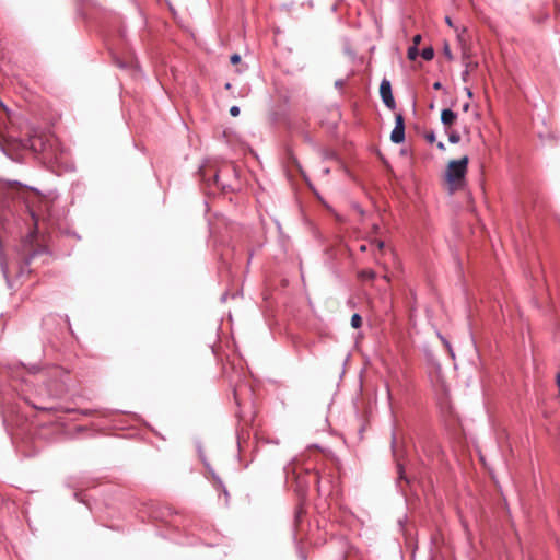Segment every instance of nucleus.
Listing matches in <instances>:
<instances>
[{
  "instance_id": "nucleus-19",
  "label": "nucleus",
  "mask_w": 560,
  "mask_h": 560,
  "mask_svg": "<svg viewBox=\"0 0 560 560\" xmlns=\"http://www.w3.org/2000/svg\"><path fill=\"white\" fill-rule=\"evenodd\" d=\"M425 140L430 143H433L435 141V135L434 132H429L425 135Z\"/></svg>"
},
{
  "instance_id": "nucleus-33",
  "label": "nucleus",
  "mask_w": 560,
  "mask_h": 560,
  "mask_svg": "<svg viewBox=\"0 0 560 560\" xmlns=\"http://www.w3.org/2000/svg\"><path fill=\"white\" fill-rule=\"evenodd\" d=\"M241 443H242V442H241V436L238 435V436H237V444H238V447H241Z\"/></svg>"
},
{
  "instance_id": "nucleus-29",
  "label": "nucleus",
  "mask_w": 560,
  "mask_h": 560,
  "mask_svg": "<svg viewBox=\"0 0 560 560\" xmlns=\"http://www.w3.org/2000/svg\"><path fill=\"white\" fill-rule=\"evenodd\" d=\"M237 296H242V290H238V291H236V292L233 294V298H237Z\"/></svg>"
},
{
  "instance_id": "nucleus-1",
  "label": "nucleus",
  "mask_w": 560,
  "mask_h": 560,
  "mask_svg": "<svg viewBox=\"0 0 560 560\" xmlns=\"http://www.w3.org/2000/svg\"><path fill=\"white\" fill-rule=\"evenodd\" d=\"M468 163L469 158L467 155L463 156L459 160H451L447 163L444 178L451 192L464 188L466 184Z\"/></svg>"
},
{
  "instance_id": "nucleus-14",
  "label": "nucleus",
  "mask_w": 560,
  "mask_h": 560,
  "mask_svg": "<svg viewBox=\"0 0 560 560\" xmlns=\"http://www.w3.org/2000/svg\"><path fill=\"white\" fill-rule=\"evenodd\" d=\"M398 468V474H399V478L400 479H405L407 482L409 481V479L407 478V476L405 475V468L402 467L401 464H398L397 466Z\"/></svg>"
},
{
  "instance_id": "nucleus-31",
  "label": "nucleus",
  "mask_w": 560,
  "mask_h": 560,
  "mask_svg": "<svg viewBox=\"0 0 560 560\" xmlns=\"http://www.w3.org/2000/svg\"><path fill=\"white\" fill-rule=\"evenodd\" d=\"M65 317H66V322H67V324H68V326H69V329L71 330V324H70L69 316H68V315H66Z\"/></svg>"
},
{
  "instance_id": "nucleus-23",
  "label": "nucleus",
  "mask_w": 560,
  "mask_h": 560,
  "mask_svg": "<svg viewBox=\"0 0 560 560\" xmlns=\"http://www.w3.org/2000/svg\"><path fill=\"white\" fill-rule=\"evenodd\" d=\"M444 54H445V56H446L448 59H452V58H453V57H452L451 49H450L448 45H446V46L444 47Z\"/></svg>"
},
{
  "instance_id": "nucleus-6",
  "label": "nucleus",
  "mask_w": 560,
  "mask_h": 560,
  "mask_svg": "<svg viewBox=\"0 0 560 560\" xmlns=\"http://www.w3.org/2000/svg\"><path fill=\"white\" fill-rule=\"evenodd\" d=\"M207 173H208L207 170H205L202 167L200 168V176H201L202 180L205 183H207L208 186H211V182H213V184L215 186H220V187H222V189H225V185L220 183V174L218 171H215V170L211 171L210 175H208Z\"/></svg>"
},
{
  "instance_id": "nucleus-12",
  "label": "nucleus",
  "mask_w": 560,
  "mask_h": 560,
  "mask_svg": "<svg viewBox=\"0 0 560 560\" xmlns=\"http://www.w3.org/2000/svg\"><path fill=\"white\" fill-rule=\"evenodd\" d=\"M363 279H374L375 272L373 270H364L360 275Z\"/></svg>"
},
{
  "instance_id": "nucleus-10",
  "label": "nucleus",
  "mask_w": 560,
  "mask_h": 560,
  "mask_svg": "<svg viewBox=\"0 0 560 560\" xmlns=\"http://www.w3.org/2000/svg\"><path fill=\"white\" fill-rule=\"evenodd\" d=\"M362 325V318L359 314H353L351 317V326L353 328H360Z\"/></svg>"
},
{
  "instance_id": "nucleus-26",
  "label": "nucleus",
  "mask_w": 560,
  "mask_h": 560,
  "mask_svg": "<svg viewBox=\"0 0 560 560\" xmlns=\"http://www.w3.org/2000/svg\"><path fill=\"white\" fill-rule=\"evenodd\" d=\"M296 480H298V482H299L300 485H301V482H302L304 486H307V483H308L307 481H302V480H301V476H300V475H298V476H296Z\"/></svg>"
},
{
  "instance_id": "nucleus-3",
  "label": "nucleus",
  "mask_w": 560,
  "mask_h": 560,
  "mask_svg": "<svg viewBox=\"0 0 560 560\" xmlns=\"http://www.w3.org/2000/svg\"><path fill=\"white\" fill-rule=\"evenodd\" d=\"M380 95L389 109H395L396 103L392 93V85L387 79H383L380 85Z\"/></svg>"
},
{
  "instance_id": "nucleus-32",
  "label": "nucleus",
  "mask_w": 560,
  "mask_h": 560,
  "mask_svg": "<svg viewBox=\"0 0 560 560\" xmlns=\"http://www.w3.org/2000/svg\"><path fill=\"white\" fill-rule=\"evenodd\" d=\"M224 88H225L226 90H230V89L232 88V84H231L230 82H226V83H225V85H224Z\"/></svg>"
},
{
  "instance_id": "nucleus-4",
  "label": "nucleus",
  "mask_w": 560,
  "mask_h": 560,
  "mask_svg": "<svg viewBox=\"0 0 560 560\" xmlns=\"http://www.w3.org/2000/svg\"><path fill=\"white\" fill-rule=\"evenodd\" d=\"M395 128L390 133V140L394 143H401L405 140V121L401 114H397L395 117Z\"/></svg>"
},
{
  "instance_id": "nucleus-21",
  "label": "nucleus",
  "mask_w": 560,
  "mask_h": 560,
  "mask_svg": "<svg viewBox=\"0 0 560 560\" xmlns=\"http://www.w3.org/2000/svg\"><path fill=\"white\" fill-rule=\"evenodd\" d=\"M412 43H413L412 46L418 47V45L421 43V35L417 34L416 36H413Z\"/></svg>"
},
{
  "instance_id": "nucleus-27",
  "label": "nucleus",
  "mask_w": 560,
  "mask_h": 560,
  "mask_svg": "<svg viewBox=\"0 0 560 560\" xmlns=\"http://www.w3.org/2000/svg\"><path fill=\"white\" fill-rule=\"evenodd\" d=\"M445 22H446L451 27H453V22H452V20H451V18H450V16H446V18H445Z\"/></svg>"
},
{
  "instance_id": "nucleus-24",
  "label": "nucleus",
  "mask_w": 560,
  "mask_h": 560,
  "mask_svg": "<svg viewBox=\"0 0 560 560\" xmlns=\"http://www.w3.org/2000/svg\"><path fill=\"white\" fill-rule=\"evenodd\" d=\"M374 244L377 246L380 250L384 248V242L383 241H375Z\"/></svg>"
},
{
  "instance_id": "nucleus-8",
  "label": "nucleus",
  "mask_w": 560,
  "mask_h": 560,
  "mask_svg": "<svg viewBox=\"0 0 560 560\" xmlns=\"http://www.w3.org/2000/svg\"><path fill=\"white\" fill-rule=\"evenodd\" d=\"M457 119L456 113L451 109H443L441 113V120L445 127L452 126Z\"/></svg>"
},
{
  "instance_id": "nucleus-28",
  "label": "nucleus",
  "mask_w": 560,
  "mask_h": 560,
  "mask_svg": "<svg viewBox=\"0 0 560 560\" xmlns=\"http://www.w3.org/2000/svg\"><path fill=\"white\" fill-rule=\"evenodd\" d=\"M438 148H439L440 150H442V151H444V150H445V145H444V143H443V142H439V143H438Z\"/></svg>"
},
{
  "instance_id": "nucleus-5",
  "label": "nucleus",
  "mask_w": 560,
  "mask_h": 560,
  "mask_svg": "<svg viewBox=\"0 0 560 560\" xmlns=\"http://www.w3.org/2000/svg\"><path fill=\"white\" fill-rule=\"evenodd\" d=\"M197 450H198V453H199V457L202 460L205 467L211 474L213 480L218 483L219 488L222 490V492L225 495V498H228L229 497L228 489L225 488V486L223 485L221 478L217 475L214 469L210 466V464L207 460V458L205 457L202 448H201V445L199 443L197 444Z\"/></svg>"
},
{
  "instance_id": "nucleus-20",
  "label": "nucleus",
  "mask_w": 560,
  "mask_h": 560,
  "mask_svg": "<svg viewBox=\"0 0 560 560\" xmlns=\"http://www.w3.org/2000/svg\"><path fill=\"white\" fill-rule=\"evenodd\" d=\"M233 396H234L237 407L241 408V400H240L238 394L236 392V387H234V389H233Z\"/></svg>"
},
{
  "instance_id": "nucleus-2",
  "label": "nucleus",
  "mask_w": 560,
  "mask_h": 560,
  "mask_svg": "<svg viewBox=\"0 0 560 560\" xmlns=\"http://www.w3.org/2000/svg\"><path fill=\"white\" fill-rule=\"evenodd\" d=\"M465 32H466V30L463 28L462 33H458V35H457V38H458L459 43L462 44V59H463V63L465 66V71L463 72L464 81H466L467 75L470 72L475 71L479 66L478 61L474 59L471 48L464 40Z\"/></svg>"
},
{
  "instance_id": "nucleus-22",
  "label": "nucleus",
  "mask_w": 560,
  "mask_h": 560,
  "mask_svg": "<svg viewBox=\"0 0 560 560\" xmlns=\"http://www.w3.org/2000/svg\"><path fill=\"white\" fill-rule=\"evenodd\" d=\"M548 19V14L547 13H544L542 15H540L539 19H536L534 18V21L537 22V23H542L544 21H546Z\"/></svg>"
},
{
  "instance_id": "nucleus-16",
  "label": "nucleus",
  "mask_w": 560,
  "mask_h": 560,
  "mask_svg": "<svg viewBox=\"0 0 560 560\" xmlns=\"http://www.w3.org/2000/svg\"><path fill=\"white\" fill-rule=\"evenodd\" d=\"M223 136H224V138L226 139L228 142H232V136H233L232 129H225L223 131Z\"/></svg>"
},
{
  "instance_id": "nucleus-17",
  "label": "nucleus",
  "mask_w": 560,
  "mask_h": 560,
  "mask_svg": "<svg viewBox=\"0 0 560 560\" xmlns=\"http://www.w3.org/2000/svg\"><path fill=\"white\" fill-rule=\"evenodd\" d=\"M240 113H241V108H240L238 106H236V105H234V106H232V107L230 108V114H231L233 117L238 116V115H240Z\"/></svg>"
},
{
  "instance_id": "nucleus-18",
  "label": "nucleus",
  "mask_w": 560,
  "mask_h": 560,
  "mask_svg": "<svg viewBox=\"0 0 560 560\" xmlns=\"http://www.w3.org/2000/svg\"><path fill=\"white\" fill-rule=\"evenodd\" d=\"M241 59H242L241 55H238V54H233V55L231 56V59H230V60H231V63L235 65V63L240 62V61H241Z\"/></svg>"
},
{
  "instance_id": "nucleus-25",
  "label": "nucleus",
  "mask_w": 560,
  "mask_h": 560,
  "mask_svg": "<svg viewBox=\"0 0 560 560\" xmlns=\"http://www.w3.org/2000/svg\"><path fill=\"white\" fill-rule=\"evenodd\" d=\"M441 88H442V83L441 82L436 81V82L433 83V89L434 90H440Z\"/></svg>"
},
{
  "instance_id": "nucleus-11",
  "label": "nucleus",
  "mask_w": 560,
  "mask_h": 560,
  "mask_svg": "<svg viewBox=\"0 0 560 560\" xmlns=\"http://www.w3.org/2000/svg\"><path fill=\"white\" fill-rule=\"evenodd\" d=\"M419 54L418 47L411 46L408 49L407 56L410 60H415Z\"/></svg>"
},
{
  "instance_id": "nucleus-35",
  "label": "nucleus",
  "mask_w": 560,
  "mask_h": 560,
  "mask_svg": "<svg viewBox=\"0 0 560 560\" xmlns=\"http://www.w3.org/2000/svg\"><path fill=\"white\" fill-rule=\"evenodd\" d=\"M360 249L364 252L366 249L365 245H362Z\"/></svg>"
},
{
  "instance_id": "nucleus-9",
  "label": "nucleus",
  "mask_w": 560,
  "mask_h": 560,
  "mask_svg": "<svg viewBox=\"0 0 560 560\" xmlns=\"http://www.w3.org/2000/svg\"><path fill=\"white\" fill-rule=\"evenodd\" d=\"M421 57L424 60H431L434 57V50L432 47L423 48L421 51Z\"/></svg>"
},
{
  "instance_id": "nucleus-13",
  "label": "nucleus",
  "mask_w": 560,
  "mask_h": 560,
  "mask_svg": "<svg viewBox=\"0 0 560 560\" xmlns=\"http://www.w3.org/2000/svg\"><path fill=\"white\" fill-rule=\"evenodd\" d=\"M448 140H450V142H452V143H457V142H459V140H460V136H459L457 132H452V133L448 136Z\"/></svg>"
},
{
  "instance_id": "nucleus-34",
  "label": "nucleus",
  "mask_w": 560,
  "mask_h": 560,
  "mask_svg": "<svg viewBox=\"0 0 560 560\" xmlns=\"http://www.w3.org/2000/svg\"><path fill=\"white\" fill-rule=\"evenodd\" d=\"M118 66H119L120 68H125V67H126V65H125L124 62H118Z\"/></svg>"
},
{
  "instance_id": "nucleus-30",
  "label": "nucleus",
  "mask_w": 560,
  "mask_h": 560,
  "mask_svg": "<svg viewBox=\"0 0 560 560\" xmlns=\"http://www.w3.org/2000/svg\"><path fill=\"white\" fill-rule=\"evenodd\" d=\"M226 298H228V292H225V293H223V294L221 295V301H222V302H225V301H226Z\"/></svg>"
},
{
  "instance_id": "nucleus-15",
  "label": "nucleus",
  "mask_w": 560,
  "mask_h": 560,
  "mask_svg": "<svg viewBox=\"0 0 560 560\" xmlns=\"http://www.w3.org/2000/svg\"><path fill=\"white\" fill-rule=\"evenodd\" d=\"M307 475H308V477L313 478V481L317 485V488L319 489V477H318L317 472H310L307 470Z\"/></svg>"
},
{
  "instance_id": "nucleus-7",
  "label": "nucleus",
  "mask_w": 560,
  "mask_h": 560,
  "mask_svg": "<svg viewBox=\"0 0 560 560\" xmlns=\"http://www.w3.org/2000/svg\"><path fill=\"white\" fill-rule=\"evenodd\" d=\"M45 253H47L46 248L40 247V248L34 249L32 253L26 255L23 259V265L21 266L20 272L23 273L25 271V269L31 265L32 260L35 257H37L42 254H45Z\"/></svg>"
},
{
  "instance_id": "nucleus-36",
  "label": "nucleus",
  "mask_w": 560,
  "mask_h": 560,
  "mask_svg": "<svg viewBox=\"0 0 560 560\" xmlns=\"http://www.w3.org/2000/svg\"><path fill=\"white\" fill-rule=\"evenodd\" d=\"M378 230V226L377 225H374L373 226V231H377Z\"/></svg>"
}]
</instances>
